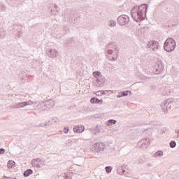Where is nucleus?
<instances>
[{
  "instance_id": "obj_5",
  "label": "nucleus",
  "mask_w": 179,
  "mask_h": 179,
  "mask_svg": "<svg viewBox=\"0 0 179 179\" xmlns=\"http://www.w3.org/2000/svg\"><path fill=\"white\" fill-rule=\"evenodd\" d=\"M74 132H77V134H81L85 131V127L83 126H76L73 128Z\"/></svg>"
},
{
  "instance_id": "obj_12",
  "label": "nucleus",
  "mask_w": 179,
  "mask_h": 179,
  "mask_svg": "<svg viewBox=\"0 0 179 179\" xmlns=\"http://www.w3.org/2000/svg\"><path fill=\"white\" fill-rule=\"evenodd\" d=\"M163 155L162 151H158L155 153V157H162Z\"/></svg>"
},
{
  "instance_id": "obj_3",
  "label": "nucleus",
  "mask_w": 179,
  "mask_h": 179,
  "mask_svg": "<svg viewBox=\"0 0 179 179\" xmlns=\"http://www.w3.org/2000/svg\"><path fill=\"white\" fill-rule=\"evenodd\" d=\"M163 69H164V66H163V62H157L155 64V71L157 73H161V72H163Z\"/></svg>"
},
{
  "instance_id": "obj_18",
  "label": "nucleus",
  "mask_w": 179,
  "mask_h": 179,
  "mask_svg": "<svg viewBox=\"0 0 179 179\" xmlns=\"http://www.w3.org/2000/svg\"><path fill=\"white\" fill-rule=\"evenodd\" d=\"M3 153H5V149H0V155H3Z\"/></svg>"
},
{
  "instance_id": "obj_21",
  "label": "nucleus",
  "mask_w": 179,
  "mask_h": 179,
  "mask_svg": "<svg viewBox=\"0 0 179 179\" xmlns=\"http://www.w3.org/2000/svg\"><path fill=\"white\" fill-rule=\"evenodd\" d=\"M101 94H103V91L101 92Z\"/></svg>"
},
{
  "instance_id": "obj_14",
  "label": "nucleus",
  "mask_w": 179,
  "mask_h": 179,
  "mask_svg": "<svg viewBox=\"0 0 179 179\" xmlns=\"http://www.w3.org/2000/svg\"><path fill=\"white\" fill-rule=\"evenodd\" d=\"M111 170H113L112 169V168L111 167H110V166H106V173H111Z\"/></svg>"
},
{
  "instance_id": "obj_1",
  "label": "nucleus",
  "mask_w": 179,
  "mask_h": 179,
  "mask_svg": "<svg viewBox=\"0 0 179 179\" xmlns=\"http://www.w3.org/2000/svg\"><path fill=\"white\" fill-rule=\"evenodd\" d=\"M131 16L134 20H142L146 16V6L141 5L140 6H135L131 10Z\"/></svg>"
},
{
  "instance_id": "obj_16",
  "label": "nucleus",
  "mask_w": 179,
  "mask_h": 179,
  "mask_svg": "<svg viewBox=\"0 0 179 179\" xmlns=\"http://www.w3.org/2000/svg\"><path fill=\"white\" fill-rule=\"evenodd\" d=\"M64 134H68V132H69V129L68 127H65L64 129Z\"/></svg>"
},
{
  "instance_id": "obj_4",
  "label": "nucleus",
  "mask_w": 179,
  "mask_h": 179,
  "mask_svg": "<svg viewBox=\"0 0 179 179\" xmlns=\"http://www.w3.org/2000/svg\"><path fill=\"white\" fill-rule=\"evenodd\" d=\"M31 164L34 167H41L43 166V161L41 159H33Z\"/></svg>"
},
{
  "instance_id": "obj_8",
  "label": "nucleus",
  "mask_w": 179,
  "mask_h": 179,
  "mask_svg": "<svg viewBox=\"0 0 179 179\" xmlns=\"http://www.w3.org/2000/svg\"><path fill=\"white\" fill-rule=\"evenodd\" d=\"M131 93L129 91H124L119 92L117 97H124V96H128V94Z\"/></svg>"
},
{
  "instance_id": "obj_20",
  "label": "nucleus",
  "mask_w": 179,
  "mask_h": 179,
  "mask_svg": "<svg viewBox=\"0 0 179 179\" xmlns=\"http://www.w3.org/2000/svg\"><path fill=\"white\" fill-rule=\"evenodd\" d=\"M99 93H100V92H96V96H99Z\"/></svg>"
},
{
  "instance_id": "obj_11",
  "label": "nucleus",
  "mask_w": 179,
  "mask_h": 179,
  "mask_svg": "<svg viewBox=\"0 0 179 179\" xmlns=\"http://www.w3.org/2000/svg\"><path fill=\"white\" fill-rule=\"evenodd\" d=\"M64 179H72V173H69L65 174Z\"/></svg>"
},
{
  "instance_id": "obj_6",
  "label": "nucleus",
  "mask_w": 179,
  "mask_h": 179,
  "mask_svg": "<svg viewBox=\"0 0 179 179\" xmlns=\"http://www.w3.org/2000/svg\"><path fill=\"white\" fill-rule=\"evenodd\" d=\"M90 102L92 104H94L96 103V104H103V100L99 99V98L93 97L91 99Z\"/></svg>"
},
{
  "instance_id": "obj_19",
  "label": "nucleus",
  "mask_w": 179,
  "mask_h": 179,
  "mask_svg": "<svg viewBox=\"0 0 179 179\" xmlns=\"http://www.w3.org/2000/svg\"><path fill=\"white\" fill-rule=\"evenodd\" d=\"M100 132V129H98L96 131H94V134H97Z\"/></svg>"
},
{
  "instance_id": "obj_15",
  "label": "nucleus",
  "mask_w": 179,
  "mask_h": 179,
  "mask_svg": "<svg viewBox=\"0 0 179 179\" xmlns=\"http://www.w3.org/2000/svg\"><path fill=\"white\" fill-rule=\"evenodd\" d=\"M171 148H176V141H171L170 143Z\"/></svg>"
},
{
  "instance_id": "obj_7",
  "label": "nucleus",
  "mask_w": 179,
  "mask_h": 179,
  "mask_svg": "<svg viewBox=\"0 0 179 179\" xmlns=\"http://www.w3.org/2000/svg\"><path fill=\"white\" fill-rule=\"evenodd\" d=\"M117 22L121 24L122 26H124L127 24V21L125 20V18L123 17H119Z\"/></svg>"
},
{
  "instance_id": "obj_13",
  "label": "nucleus",
  "mask_w": 179,
  "mask_h": 179,
  "mask_svg": "<svg viewBox=\"0 0 179 179\" xmlns=\"http://www.w3.org/2000/svg\"><path fill=\"white\" fill-rule=\"evenodd\" d=\"M93 75L95 78H97V76H100V75H101V73H100L99 71H95V72H94Z\"/></svg>"
},
{
  "instance_id": "obj_2",
  "label": "nucleus",
  "mask_w": 179,
  "mask_h": 179,
  "mask_svg": "<svg viewBox=\"0 0 179 179\" xmlns=\"http://www.w3.org/2000/svg\"><path fill=\"white\" fill-rule=\"evenodd\" d=\"M164 48L167 52H171L176 48V41L173 39L169 38L165 41Z\"/></svg>"
},
{
  "instance_id": "obj_10",
  "label": "nucleus",
  "mask_w": 179,
  "mask_h": 179,
  "mask_svg": "<svg viewBox=\"0 0 179 179\" xmlns=\"http://www.w3.org/2000/svg\"><path fill=\"white\" fill-rule=\"evenodd\" d=\"M33 173V171L31 169H28L24 173V176L25 177H29V176H30V174Z\"/></svg>"
},
{
  "instance_id": "obj_17",
  "label": "nucleus",
  "mask_w": 179,
  "mask_h": 179,
  "mask_svg": "<svg viewBox=\"0 0 179 179\" xmlns=\"http://www.w3.org/2000/svg\"><path fill=\"white\" fill-rule=\"evenodd\" d=\"M115 122H117L116 120H109V123H110V124H115Z\"/></svg>"
},
{
  "instance_id": "obj_9",
  "label": "nucleus",
  "mask_w": 179,
  "mask_h": 179,
  "mask_svg": "<svg viewBox=\"0 0 179 179\" xmlns=\"http://www.w3.org/2000/svg\"><path fill=\"white\" fill-rule=\"evenodd\" d=\"M15 166H16V163H15L12 160L8 161V164H7V166L8 169H13V167H15Z\"/></svg>"
}]
</instances>
